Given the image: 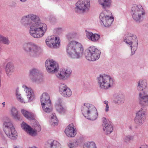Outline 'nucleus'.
<instances>
[{"label":"nucleus","instance_id":"72a5a7b5","mask_svg":"<svg viewBox=\"0 0 148 148\" xmlns=\"http://www.w3.org/2000/svg\"><path fill=\"white\" fill-rule=\"evenodd\" d=\"M56 73V76L60 80H65L64 74H63V72L62 69Z\"/></svg>","mask_w":148,"mask_h":148},{"label":"nucleus","instance_id":"58836bf2","mask_svg":"<svg viewBox=\"0 0 148 148\" xmlns=\"http://www.w3.org/2000/svg\"><path fill=\"white\" fill-rule=\"evenodd\" d=\"M68 146L70 148H77V145L75 143H70L68 144Z\"/></svg>","mask_w":148,"mask_h":148},{"label":"nucleus","instance_id":"f257e3e1","mask_svg":"<svg viewBox=\"0 0 148 148\" xmlns=\"http://www.w3.org/2000/svg\"><path fill=\"white\" fill-rule=\"evenodd\" d=\"M37 16L31 14L23 16L21 22L25 27H30L29 32L33 37L36 38L42 37L46 32L47 26L45 23L35 22Z\"/></svg>","mask_w":148,"mask_h":148},{"label":"nucleus","instance_id":"4be33fe9","mask_svg":"<svg viewBox=\"0 0 148 148\" xmlns=\"http://www.w3.org/2000/svg\"><path fill=\"white\" fill-rule=\"evenodd\" d=\"M29 77L33 82H36L38 79L39 70L36 68H33L29 71Z\"/></svg>","mask_w":148,"mask_h":148},{"label":"nucleus","instance_id":"bb28decb","mask_svg":"<svg viewBox=\"0 0 148 148\" xmlns=\"http://www.w3.org/2000/svg\"><path fill=\"white\" fill-rule=\"evenodd\" d=\"M10 113L12 116L15 119L19 120L20 119V116L18 114V110L16 108L14 107H11Z\"/></svg>","mask_w":148,"mask_h":148},{"label":"nucleus","instance_id":"a18cd8bd","mask_svg":"<svg viewBox=\"0 0 148 148\" xmlns=\"http://www.w3.org/2000/svg\"><path fill=\"white\" fill-rule=\"evenodd\" d=\"M29 148H38L35 146H33L32 147H30Z\"/></svg>","mask_w":148,"mask_h":148},{"label":"nucleus","instance_id":"c85d7f7f","mask_svg":"<svg viewBox=\"0 0 148 148\" xmlns=\"http://www.w3.org/2000/svg\"><path fill=\"white\" fill-rule=\"evenodd\" d=\"M65 80L69 78L71 76L72 72L71 69L69 68L62 69Z\"/></svg>","mask_w":148,"mask_h":148},{"label":"nucleus","instance_id":"f03ea898","mask_svg":"<svg viewBox=\"0 0 148 148\" xmlns=\"http://www.w3.org/2000/svg\"><path fill=\"white\" fill-rule=\"evenodd\" d=\"M66 51L70 58L72 59H78L83 56L84 48L80 43L73 40L69 42L68 44Z\"/></svg>","mask_w":148,"mask_h":148},{"label":"nucleus","instance_id":"b1692460","mask_svg":"<svg viewBox=\"0 0 148 148\" xmlns=\"http://www.w3.org/2000/svg\"><path fill=\"white\" fill-rule=\"evenodd\" d=\"M60 101H57L56 103V108L59 113L63 115L66 113L67 110L66 107L62 105Z\"/></svg>","mask_w":148,"mask_h":148},{"label":"nucleus","instance_id":"a19ab883","mask_svg":"<svg viewBox=\"0 0 148 148\" xmlns=\"http://www.w3.org/2000/svg\"><path fill=\"white\" fill-rule=\"evenodd\" d=\"M140 148H148V146L146 145H143Z\"/></svg>","mask_w":148,"mask_h":148},{"label":"nucleus","instance_id":"4468645a","mask_svg":"<svg viewBox=\"0 0 148 148\" xmlns=\"http://www.w3.org/2000/svg\"><path fill=\"white\" fill-rule=\"evenodd\" d=\"M22 128L28 134L32 136H35L37 135V132H39L41 130V127L39 123L35 122L34 125V130H33L26 123L23 122L21 124Z\"/></svg>","mask_w":148,"mask_h":148},{"label":"nucleus","instance_id":"c03bdc74","mask_svg":"<svg viewBox=\"0 0 148 148\" xmlns=\"http://www.w3.org/2000/svg\"><path fill=\"white\" fill-rule=\"evenodd\" d=\"M22 2H25V1H26L27 0H20Z\"/></svg>","mask_w":148,"mask_h":148},{"label":"nucleus","instance_id":"423d86ee","mask_svg":"<svg viewBox=\"0 0 148 148\" xmlns=\"http://www.w3.org/2000/svg\"><path fill=\"white\" fill-rule=\"evenodd\" d=\"M99 88L102 90H107L112 87L114 84V79L110 76L105 74L100 75L97 78Z\"/></svg>","mask_w":148,"mask_h":148},{"label":"nucleus","instance_id":"0eeeda50","mask_svg":"<svg viewBox=\"0 0 148 148\" xmlns=\"http://www.w3.org/2000/svg\"><path fill=\"white\" fill-rule=\"evenodd\" d=\"M3 128L5 134L10 138L14 140L17 138V132L11 121H4L3 123Z\"/></svg>","mask_w":148,"mask_h":148},{"label":"nucleus","instance_id":"412c9836","mask_svg":"<svg viewBox=\"0 0 148 148\" xmlns=\"http://www.w3.org/2000/svg\"><path fill=\"white\" fill-rule=\"evenodd\" d=\"M25 91L26 95L28 99V102L32 101L34 99V93L31 88L27 86L26 85H23L22 86Z\"/></svg>","mask_w":148,"mask_h":148},{"label":"nucleus","instance_id":"393cba45","mask_svg":"<svg viewBox=\"0 0 148 148\" xmlns=\"http://www.w3.org/2000/svg\"><path fill=\"white\" fill-rule=\"evenodd\" d=\"M14 71V66L13 64L9 62L7 64L5 67V72L8 77L12 75Z\"/></svg>","mask_w":148,"mask_h":148},{"label":"nucleus","instance_id":"ea45409f","mask_svg":"<svg viewBox=\"0 0 148 148\" xmlns=\"http://www.w3.org/2000/svg\"><path fill=\"white\" fill-rule=\"evenodd\" d=\"M109 106L108 105H106L105 109V111L106 112H107L109 111Z\"/></svg>","mask_w":148,"mask_h":148},{"label":"nucleus","instance_id":"de8ad7c7","mask_svg":"<svg viewBox=\"0 0 148 148\" xmlns=\"http://www.w3.org/2000/svg\"><path fill=\"white\" fill-rule=\"evenodd\" d=\"M61 29H59V30H61Z\"/></svg>","mask_w":148,"mask_h":148},{"label":"nucleus","instance_id":"dca6fc26","mask_svg":"<svg viewBox=\"0 0 148 148\" xmlns=\"http://www.w3.org/2000/svg\"><path fill=\"white\" fill-rule=\"evenodd\" d=\"M45 42L49 47L51 48H57L60 46V40L59 37L51 36L47 38Z\"/></svg>","mask_w":148,"mask_h":148},{"label":"nucleus","instance_id":"cd10ccee","mask_svg":"<svg viewBox=\"0 0 148 148\" xmlns=\"http://www.w3.org/2000/svg\"><path fill=\"white\" fill-rule=\"evenodd\" d=\"M22 114L26 118L28 119H33L34 118V114L31 112H28L24 109L21 110Z\"/></svg>","mask_w":148,"mask_h":148},{"label":"nucleus","instance_id":"c9c22d12","mask_svg":"<svg viewBox=\"0 0 148 148\" xmlns=\"http://www.w3.org/2000/svg\"><path fill=\"white\" fill-rule=\"evenodd\" d=\"M134 137L133 136L127 135L125 136L123 138V141L127 143L130 142V141L133 140H134Z\"/></svg>","mask_w":148,"mask_h":148},{"label":"nucleus","instance_id":"ddd939ff","mask_svg":"<svg viewBox=\"0 0 148 148\" xmlns=\"http://www.w3.org/2000/svg\"><path fill=\"white\" fill-rule=\"evenodd\" d=\"M111 14L110 11L106 10L100 14L99 18L101 21L100 23L101 25L106 27H108L111 25L114 21L113 18L110 16Z\"/></svg>","mask_w":148,"mask_h":148},{"label":"nucleus","instance_id":"473e14b6","mask_svg":"<svg viewBox=\"0 0 148 148\" xmlns=\"http://www.w3.org/2000/svg\"><path fill=\"white\" fill-rule=\"evenodd\" d=\"M50 148H60V145L57 141L53 140L50 144Z\"/></svg>","mask_w":148,"mask_h":148},{"label":"nucleus","instance_id":"7c9ffc66","mask_svg":"<svg viewBox=\"0 0 148 148\" xmlns=\"http://www.w3.org/2000/svg\"><path fill=\"white\" fill-rule=\"evenodd\" d=\"M58 120L55 113H52L51 119L50 123L53 126L57 125L58 123Z\"/></svg>","mask_w":148,"mask_h":148},{"label":"nucleus","instance_id":"7ed1b4c3","mask_svg":"<svg viewBox=\"0 0 148 148\" xmlns=\"http://www.w3.org/2000/svg\"><path fill=\"white\" fill-rule=\"evenodd\" d=\"M147 86V81L145 79H141L137 82L136 88L138 91H142L139 93L138 100L139 103L143 106L148 104V95L144 90Z\"/></svg>","mask_w":148,"mask_h":148},{"label":"nucleus","instance_id":"9b49d317","mask_svg":"<svg viewBox=\"0 0 148 148\" xmlns=\"http://www.w3.org/2000/svg\"><path fill=\"white\" fill-rule=\"evenodd\" d=\"M40 101L44 111L47 113L51 112L52 107L49 95L47 93H43L41 97Z\"/></svg>","mask_w":148,"mask_h":148},{"label":"nucleus","instance_id":"5701e85b","mask_svg":"<svg viewBox=\"0 0 148 148\" xmlns=\"http://www.w3.org/2000/svg\"><path fill=\"white\" fill-rule=\"evenodd\" d=\"M125 100L124 96L121 94L116 93L114 95L113 101L115 104L121 105L124 103Z\"/></svg>","mask_w":148,"mask_h":148},{"label":"nucleus","instance_id":"6e6552de","mask_svg":"<svg viewBox=\"0 0 148 148\" xmlns=\"http://www.w3.org/2000/svg\"><path fill=\"white\" fill-rule=\"evenodd\" d=\"M124 41L129 45L131 48L132 55L134 54L137 49L138 41L136 36L134 34L128 33L125 35Z\"/></svg>","mask_w":148,"mask_h":148},{"label":"nucleus","instance_id":"f3484780","mask_svg":"<svg viewBox=\"0 0 148 148\" xmlns=\"http://www.w3.org/2000/svg\"><path fill=\"white\" fill-rule=\"evenodd\" d=\"M45 66L47 71L52 74L56 72L59 68L58 63L51 59L47 60L46 61Z\"/></svg>","mask_w":148,"mask_h":148},{"label":"nucleus","instance_id":"20e7f679","mask_svg":"<svg viewBox=\"0 0 148 148\" xmlns=\"http://www.w3.org/2000/svg\"><path fill=\"white\" fill-rule=\"evenodd\" d=\"M23 48L25 51L31 57H36L42 53V49L39 46L31 42L24 43Z\"/></svg>","mask_w":148,"mask_h":148},{"label":"nucleus","instance_id":"f8f14e48","mask_svg":"<svg viewBox=\"0 0 148 148\" xmlns=\"http://www.w3.org/2000/svg\"><path fill=\"white\" fill-rule=\"evenodd\" d=\"M90 8L89 0H79L75 4V10L77 12L84 13L88 12Z\"/></svg>","mask_w":148,"mask_h":148},{"label":"nucleus","instance_id":"6ab92c4d","mask_svg":"<svg viewBox=\"0 0 148 148\" xmlns=\"http://www.w3.org/2000/svg\"><path fill=\"white\" fill-rule=\"evenodd\" d=\"M59 92L63 97L66 98L70 97L72 94L71 90L66 85L64 84H60Z\"/></svg>","mask_w":148,"mask_h":148},{"label":"nucleus","instance_id":"79ce46f5","mask_svg":"<svg viewBox=\"0 0 148 148\" xmlns=\"http://www.w3.org/2000/svg\"><path fill=\"white\" fill-rule=\"evenodd\" d=\"M103 103L106 105H108V102L107 101H103Z\"/></svg>","mask_w":148,"mask_h":148},{"label":"nucleus","instance_id":"1a4fd4ad","mask_svg":"<svg viewBox=\"0 0 148 148\" xmlns=\"http://www.w3.org/2000/svg\"><path fill=\"white\" fill-rule=\"evenodd\" d=\"M101 51L95 46L89 47L86 51L85 54L86 58L90 61H95L99 58Z\"/></svg>","mask_w":148,"mask_h":148},{"label":"nucleus","instance_id":"39448f33","mask_svg":"<svg viewBox=\"0 0 148 148\" xmlns=\"http://www.w3.org/2000/svg\"><path fill=\"white\" fill-rule=\"evenodd\" d=\"M82 111L84 116L91 120H95L97 118V110L93 105L85 103L82 108Z\"/></svg>","mask_w":148,"mask_h":148},{"label":"nucleus","instance_id":"a211bd4d","mask_svg":"<svg viewBox=\"0 0 148 148\" xmlns=\"http://www.w3.org/2000/svg\"><path fill=\"white\" fill-rule=\"evenodd\" d=\"M103 130L107 134H110L113 130L112 123L105 117L102 118Z\"/></svg>","mask_w":148,"mask_h":148},{"label":"nucleus","instance_id":"4c0bfd02","mask_svg":"<svg viewBox=\"0 0 148 148\" xmlns=\"http://www.w3.org/2000/svg\"><path fill=\"white\" fill-rule=\"evenodd\" d=\"M86 36L87 38L90 40L92 38L93 34L91 32L86 31Z\"/></svg>","mask_w":148,"mask_h":148},{"label":"nucleus","instance_id":"9d476101","mask_svg":"<svg viewBox=\"0 0 148 148\" xmlns=\"http://www.w3.org/2000/svg\"><path fill=\"white\" fill-rule=\"evenodd\" d=\"M131 13L133 19L137 22H140L145 14L144 10L140 5L133 6Z\"/></svg>","mask_w":148,"mask_h":148},{"label":"nucleus","instance_id":"37998d69","mask_svg":"<svg viewBox=\"0 0 148 148\" xmlns=\"http://www.w3.org/2000/svg\"><path fill=\"white\" fill-rule=\"evenodd\" d=\"M3 107H4L5 105V103L4 102L2 103Z\"/></svg>","mask_w":148,"mask_h":148},{"label":"nucleus","instance_id":"aec40b11","mask_svg":"<svg viewBox=\"0 0 148 148\" xmlns=\"http://www.w3.org/2000/svg\"><path fill=\"white\" fill-rule=\"evenodd\" d=\"M64 132L69 137H74L76 134V130L73 124L69 125L65 130Z\"/></svg>","mask_w":148,"mask_h":148},{"label":"nucleus","instance_id":"c756f323","mask_svg":"<svg viewBox=\"0 0 148 148\" xmlns=\"http://www.w3.org/2000/svg\"><path fill=\"white\" fill-rule=\"evenodd\" d=\"M0 43L6 45H8L10 44V42L8 37L0 34Z\"/></svg>","mask_w":148,"mask_h":148},{"label":"nucleus","instance_id":"2f4dec72","mask_svg":"<svg viewBox=\"0 0 148 148\" xmlns=\"http://www.w3.org/2000/svg\"><path fill=\"white\" fill-rule=\"evenodd\" d=\"M16 95L17 100L19 102L24 103H25L27 102H26L24 101L18 89L16 90Z\"/></svg>","mask_w":148,"mask_h":148},{"label":"nucleus","instance_id":"2eb2a0df","mask_svg":"<svg viewBox=\"0 0 148 148\" xmlns=\"http://www.w3.org/2000/svg\"><path fill=\"white\" fill-rule=\"evenodd\" d=\"M146 110L144 107L141 108L136 113L134 122L137 126L141 125L145 120Z\"/></svg>","mask_w":148,"mask_h":148},{"label":"nucleus","instance_id":"f704fd0d","mask_svg":"<svg viewBox=\"0 0 148 148\" xmlns=\"http://www.w3.org/2000/svg\"><path fill=\"white\" fill-rule=\"evenodd\" d=\"M84 148H97L95 143L93 142H88L84 145Z\"/></svg>","mask_w":148,"mask_h":148},{"label":"nucleus","instance_id":"49530a36","mask_svg":"<svg viewBox=\"0 0 148 148\" xmlns=\"http://www.w3.org/2000/svg\"><path fill=\"white\" fill-rule=\"evenodd\" d=\"M14 148H18L16 147H15Z\"/></svg>","mask_w":148,"mask_h":148},{"label":"nucleus","instance_id":"e433bc0d","mask_svg":"<svg viewBox=\"0 0 148 148\" xmlns=\"http://www.w3.org/2000/svg\"><path fill=\"white\" fill-rule=\"evenodd\" d=\"M100 38V35L96 34H93L92 38H91V41L93 42L97 41Z\"/></svg>","mask_w":148,"mask_h":148},{"label":"nucleus","instance_id":"a878e982","mask_svg":"<svg viewBox=\"0 0 148 148\" xmlns=\"http://www.w3.org/2000/svg\"><path fill=\"white\" fill-rule=\"evenodd\" d=\"M98 2L103 8L105 9L111 6L112 1V0H98Z\"/></svg>","mask_w":148,"mask_h":148}]
</instances>
